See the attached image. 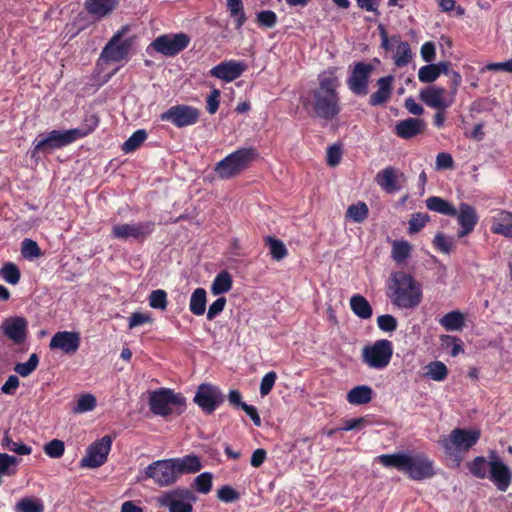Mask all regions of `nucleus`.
Wrapping results in <instances>:
<instances>
[{"instance_id":"f257e3e1","label":"nucleus","mask_w":512,"mask_h":512,"mask_svg":"<svg viewBox=\"0 0 512 512\" xmlns=\"http://www.w3.org/2000/svg\"><path fill=\"white\" fill-rule=\"evenodd\" d=\"M319 86L309 92L303 99L307 112L315 117L331 120L340 112L339 86L335 69L324 71L318 76Z\"/></svg>"},{"instance_id":"f03ea898","label":"nucleus","mask_w":512,"mask_h":512,"mask_svg":"<svg viewBox=\"0 0 512 512\" xmlns=\"http://www.w3.org/2000/svg\"><path fill=\"white\" fill-rule=\"evenodd\" d=\"M376 461L386 468H395L410 479L421 481L435 475L434 463L424 453L401 451L393 454H381Z\"/></svg>"},{"instance_id":"7ed1b4c3","label":"nucleus","mask_w":512,"mask_h":512,"mask_svg":"<svg viewBox=\"0 0 512 512\" xmlns=\"http://www.w3.org/2000/svg\"><path fill=\"white\" fill-rule=\"evenodd\" d=\"M467 467L476 478L489 479L499 491L506 492L512 482L511 468L495 451H491L488 458L475 457Z\"/></svg>"},{"instance_id":"20e7f679","label":"nucleus","mask_w":512,"mask_h":512,"mask_svg":"<svg viewBox=\"0 0 512 512\" xmlns=\"http://www.w3.org/2000/svg\"><path fill=\"white\" fill-rule=\"evenodd\" d=\"M387 289L392 303L399 308H414L422 300L421 285L404 272L393 273L388 279Z\"/></svg>"},{"instance_id":"39448f33","label":"nucleus","mask_w":512,"mask_h":512,"mask_svg":"<svg viewBox=\"0 0 512 512\" xmlns=\"http://www.w3.org/2000/svg\"><path fill=\"white\" fill-rule=\"evenodd\" d=\"M91 129L74 128L69 130H52L37 136L33 141L31 157H37L38 153L48 154L55 149L67 146L74 141L87 136Z\"/></svg>"},{"instance_id":"423d86ee","label":"nucleus","mask_w":512,"mask_h":512,"mask_svg":"<svg viewBox=\"0 0 512 512\" xmlns=\"http://www.w3.org/2000/svg\"><path fill=\"white\" fill-rule=\"evenodd\" d=\"M452 76L453 79L450 91L437 85H430L420 91V99L432 109L446 110L450 108L455 102L457 89L462 80L458 72H453Z\"/></svg>"},{"instance_id":"0eeeda50","label":"nucleus","mask_w":512,"mask_h":512,"mask_svg":"<svg viewBox=\"0 0 512 512\" xmlns=\"http://www.w3.org/2000/svg\"><path fill=\"white\" fill-rule=\"evenodd\" d=\"M480 435L481 432L477 428H455L449 435L442 436L439 442L448 455L460 457L478 442Z\"/></svg>"},{"instance_id":"6e6552de","label":"nucleus","mask_w":512,"mask_h":512,"mask_svg":"<svg viewBox=\"0 0 512 512\" xmlns=\"http://www.w3.org/2000/svg\"><path fill=\"white\" fill-rule=\"evenodd\" d=\"M149 405L151 411L160 416L180 415L186 408L185 399L181 394L165 388L150 394Z\"/></svg>"},{"instance_id":"1a4fd4ad","label":"nucleus","mask_w":512,"mask_h":512,"mask_svg":"<svg viewBox=\"0 0 512 512\" xmlns=\"http://www.w3.org/2000/svg\"><path fill=\"white\" fill-rule=\"evenodd\" d=\"M256 156L254 148L238 149L219 161L214 171L221 179L233 178L245 170Z\"/></svg>"},{"instance_id":"9d476101","label":"nucleus","mask_w":512,"mask_h":512,"mask_svg":"<svg viewBox=\"0 0 512 512\" xmlns=\"http://www.w3.org/2000/svg\"><path fill=\"white\" fill-rule=\"evenodd\" d=\"M393 351V344L390 340L379 339L363 346L361 360L368 368L381 371L389 366Z\"/></svg>"},{"instance_id":"9b49d317","label":"nucleus","mask_w":512,"mask_h":512,"mask_svg":"<svg viewBox=\"0 0 512 512\" xmlns=\"http://www.w3.org/2000/svg\"><path fill=\"white\" fill-rule=\"evenodd\" d=\"M194 501L195 497L190 490L180 488L164 491L156 498L157 504L169 512H192Z\"/></svg>"},{"instance_id":"f8f14e48","label":"nucleus","mask_w":512,"mask_h":512,"mask_svg":"<svg viewBox=\"0 0 512 512\" xmlns=\"http://www.w3.org/2000/svg\"><path fill=\"white\" fill-rule=\"evenodd\" d=\"M112 442L113 439L109 435L94 441L86 449V454L80 461V467L94 469L102 466L107 460Z\"/></svg>"},{"instance_id":"ddd939ff","label":"nucleus","mask_w":512,"mask_h":512,"mask_svg":"<svg viewBox=\"0 0 512 512\" xmlns=\"http://www.w3.org/2000/svg\"><path fill=\"white\" fill-rule=\"evenodd\" d=\"M144 473L145 478L152 479L160 487L170 486L179 479L171 458L154 461L145 468Z\"/></svg>"},{"instance_id":"4468645a","label":"nucleus","mask_w":512,"mask_h":512,"mask_svg":"<svg viewBox=\"0 0 512 512\" xmlns=\"http://www.w3.org/2000/svg\"><path fill=\"white\" fill-rule=\"evenodd\" d=\"M200 110L185 104L170 107L160 115L162 121L170 122L177 128L192 126L199 121Z\"/></svg>"},{"instance_id":"2eb2a0df","label":"nucleus","mask_w":512,"mask_h":512,"mask_svg":"<svg viewBox=\"0 0 512 512\" xmlns=\"http://www.w3.org/2000/svg\"><path fill=\"white\" fill-rule=\"evenodd\" d=\"M127 30V27H123L110 39L101 52V61L105 63H118L127 57L131 47V40L122 39Z\"/></svg>"},{"instance_id":"dca6fc26","label":"nucleus","mask_w":512,"mask_h":512,"mask_svg":"<svg viewBox=\"0 0 512 512\" xmlns=\"http://www.w3.org/2000/svg\"><path fill=\"white\" fill-rule=\"evenodd\" d=\"M189 42L190 38L185 33L165 34L157 37L151 47L165 56H174L183 51Z\"/></svg>"},{"instance_id":"f3484780","label":"nucleus","mask_w":512,"mask_h":512,"mask_svg":"<svg viewBox=\"0 0 512 512\" xmlns=\"http://www.w3.org/2000/svg\"><path fill=\"white\" fill-rule=\"evenodd\" d=\"M195 403L206 413H212L223 401L220 389L211 384H201L194 397Z\"/></svg>"},{"instance_id":"a211bd4d","label":"nucleus","mask_w":512,"mask_h":512,"mask_svg":"<svg viewBox=\"0 0 512 512\" xmlns=\"http://www.w3.org/2000/svg\"><path fill=\"white\" fill-rule=\"evenodd\" d=\"M374 67L370 63L358 62L355 64L350 77L348 87L356 95H366L368 92V81Z\"/></svg>"},{"instance_id":"6ab92c4d","label":"nucleus","mask_w":512,"mask_h":512,"mask_svg":"<svg viewBox=\"0 0 512 512\" xmlns=\"http://www.w3.org/2000/svg\"><path fill=\"white\" fill-rule=\"evenodd\" d=\"M0 330L14 344H22L27 337L28 322L20 316L8 317L2 321Z\"/></svg>"},{"instance_id":"aec40b11","label":"nucleus","mask_w":512,"mask_h":512,"mask_svg":"<svg viewBox=\"0 0 512 512\" xmlns=\"http://www.w3.org/2000/svg\"><path fill=\"white\" fill-rule=\"evenodd\" d=\"M80 334L76 331H59L56 332L49 343L51 350H59L64 354L72 355L80 347Z\"/></svg>"},{"instance_id":"412c9836","label":"nucleus","mask_w":512,"mask_h":512,"mask_svg":"<svg viewBox=\"0 0 512 512\" xmlns=\"http://www.w3.org/2000/svg\"><path fill=\"white\" fill-rule=\"evenodd\" d=\"M153 225L149 222L116 224L112 228L113 237L120 240L139 239L149 235Z\"/></svg>"},{"instance_id":"4be33fe9","label":"nucleus","mask_w":512,"mask_h":512,"mask_svg":"<svg viewBox=\"0 0 512 512\" xmlns=\"http://www.w3.org/2000/svg\"><path fill=\"white\" fill-rule=\"evenodd\" d=\"M247 69L244 61L228 60L214 66L210 71V76L225 82H232L239 78Z\"/></svg>"},{"instance_id":"5701e85b","label":"nucleus","mask_w":512,"mask_h":512,"mask_svg":"<svg viewBox=\"0 0 512 512\" xmlns=\"http://www.w3.org/2000/svg\"><path fill=\"white\" fill-rule=\"evenodd\" d=\"M404 175L393 167H387L376 174L375 181L388 194H394L401 189Z\"/></svg>"},{"instance_id":"b1692460","label":"nucleus","mask_w":512,"mask_h":512,"mask_svg":"<svg viewBox=\"0 0 512 512\" xmlns=\"http://www.w3.org/2000/svg\"><path fill=\"white\" fill-rule=\"evenodd\" d=\"M455 216L457 217L458 223L461 227V230L458 233L459 237H464L472 232L478 221L475 209L466 203H462L459 206Z\"/></svg>"},{"instance_id":"393cba45","label":"nucleus","mask_w":512,"mask_h":512,"mask_svg":"<svg viewBox=\"0 0 512 512\" xmlns=\"http://www.w3.org/2000/svg\"><path fill=\"white\" fill-rule=\"evenodd\" d=\"M490 221L493 233L512 238V212L497 210L491 215Z\"/></svg>"},{"instance_id":"a878e982","label":"nucleus","mask_w":512,"mask_h":512,"mask_svg":"<svg viewBox=\"0 0 512 512\" xmlns=\"http://www.w3.org/2000/svg\"><path fill=\"white\" fill-rule=\"evenodd\" d=\"M176 474L180 478L184 474H194L202 469V463L198 456L188 454L183 457L171 458Z\"/></svg>"},{"instance_id":"bb28decb","label":"nucleus","mask_w":512,"mask_h":512,"mask_svg":"<svg viewBox=\"0 0 512 512\" xmlns=\"http://www.w3.org/2000/svg\"><path fill=\"white\" fill-rule=\"evenodd\" d=\"M424 129V120L419 118H408L396 124L395 133L402 139H410L422 133Z\"/></svg>"},{"instance_id":"cd10ccee","label":"nucleus","mask_w":512,"mask_h":512,"mask_svg":"<svg viewBox=\"0 0 512 512\" xmlns=\"http://www.w3.org/2000/svg\"><path fill=\"white\" fill-rule=\"evenodd\" d=\"M394 51V63L398 67H404L412 60L413 54L408 42L402 41L399 36L391 37Z\"/></svg>"},{"instance_id":"c85d7f7f","label":"nucleus","mask_w":512,"mask_h":512,"mask_svg":"<svg viewBox=\"0 0 512 512\" xmlns=\"http://www.w3.org/2000/svg\"><path fill=\"white\" fill-rule=\"evenodd\" d=\"M393 80L394 77L391 75L378 79V89L370 97V104L372 106H378L388 101L391 96Z\"/></svg>"},{"instance_id":"c756f323","label":"nucleus","mask_w":512,"mask_h":512,"mask_svg":"<svg viewBox=\"0 0 512 512\" xmlns=\"http://www.w3.org/2000/svg\"><path fill=\"white\" fill-rule=\"evenodd\" d=\"M233 287L232 275L228 271L219 272L213 279L210 291L214 296H219L229 292Z\"/></svg>"},{"instance_id":"7c9ffc66","label":"nucleus","mask_w":512,"mask_h":512,"mask_svg":"<svg viewBox=\"0 0 512 512\" xmlns=\"http://www.w3.org/2000/svg\"><path fill=\"white\" fill-rule=\"evenodd\" d=\"M117 0H86L87 11L97 17L103 18L116 6Z\"/></svg>"},{"instance_id":"2f4dec72","label":"nucleus","mask_w":512,"mask_h":512,"mask_svg":"<svg viewBox=\"0 0 512 512\" xmlns=\"http://www.w3.org/2000/svg\"><path fill=\"white\" fill-rule=\"evenodd\" d=\"M373 390L367 385H358L347 393V401L352 405H363L371 401Z\"/></svg>"},{"instance_id":"473e14b6","label":"nucleus","mask_w":512,"mask_h":512,"mask_svg":"<svg viewBox=\"0 0 512 512\" xmlns=\"http://www.w3.org/2000/svg\"><path fill=\"white\" fill-rule=\"evenodd\" d=\"M426 207L430 211L446 216H455L457 214V209L450 202L437 196L427 198Z\"/></svg>"},{"instance_id":"72a5a7b5","label":"nucleus","mask_w":512,"mask_h":512,"mask_svg":"<svg viewBox=\"0 0 512 512\" xmlns=\"http://www.w3.org/2000/svg\"><path fill=\"white\" fill-rule=\"evenodd\" d=\"M350 308L360 319H369L373 310L368 300L362 295L356 294L350 298Z\"/></svg>"},{"instance_id":"f704fd0d","label":"nucleus","mask_w":512,"mask_h":512,"mask_svg":"<svg viewBox=\"0 0 512 512\" xmlns=\"http://www.w3.org/2000/svg\"><path fill=\"white\" fill-rule=\"evenodd\" d=\"M20 461L15 456L0 452V485L3 477H11L17 473Z\"/></svg>"},{"instance_id":"c9c22d12","label":"nucleus","mask_w":512,"mask_h":512,"mask_svg":"<svg viewBox=\"0 0 512 512\" xmlns=\"http://www.w3.org/2000/svg\"><path fill=\"white\" fill-rule=\"evenodd\" d=\"M207 292L204 288H196L190 297L189 310L196 316H201L206 311Z\"/></svg>"},{"instance_id":"e433bc0d","label":"nucleus","mask_w":512,"mask_h":512,"mask_svg":"<svg viewBox=\"0 0 512 512\" xmlns=\"http://www.w3.org/2000/svg\"><path fill=\"white\" fill-rule=\"evenodd\" d=\"M424 376L430 380L442 382L448 376V368L441 361H432L424 367Z\"/></svg>"},{"instance_id":"4c0bfd02","label":"nucleus","mask_w":512,"mask_h":512,"mask_svg":"<svg viewBox=\"0 0 512 512\" xmlns=\"http://www.w3.org/2000/svg\"><path fill=\"white\" fill-rule=\"evenodd\" d=\"M464 315L460 311H452L445 314L440 320V325L446 331H459L464 326Z\"/></svg>"},{"instance_id":"58836bf2","label":"nucleus","mask_w":512,"mask_h":512,"mask_svg":"<svg viewBox=\"0 0 512 512\" xmlns=\"http://www.w3.org/2000/svg\"><path fill=\"white\" fill-rule=\"evenodd\" d=\"M44 502L35 496L23 497L15 505V512H44Z\"/></svg>"},{"instance_id":"ea45409f","label":"nucleus","mask_w":512,"mask_h":512,"mask_svg":"<svg viewBox=\"0 0 512 512\" xmlns=\"http://www.w3.org/2000/svg\"><path fill=\"white\" fill-rule=\"evenodd\" d=\"M1 446L3 449L13 452L20 456L30 455L32 453L31 446L26 445L21 441H14L7 432L1 439Z\"/></svg>"},{"instance_id":"a19ab883","label":"nucleus","mask_w":512,"mask_h":512,"mask_svg":"<svg viewBox=\"0 0 512 512\" xmlns=\"http://www.w3.org/2000/svg\"><path fill=\"white\" fill-rule=\"evenodd\" d=\"M264 242L269 248L270 255L274 260L280 261L287 256V248L281 240L267 236L264 238Z\"/></svg>"},{"instance_id":"79ce46f5","label":"nucleus","mask_w":512,"mask_h":512,"mask_svg":"<svg viewBox=\"0 0 512 512\" xmlns=\"http://www.w3.org/2000/svg\"><path fill=\"white\" fill-rule=\"evenodd\" d=\"M412 247L405 240H396L392 243L391 257L397 263H403L411 254Z\"/></svg>"},{"instance_id":"37998d69","label":"nucleus","mask_w":512,"mask_h":512,"mask_svg":"<svg viewBox=\"0 0 512 512\" xmlns=\"http://www.w3.org/2000/svg\"><path fill=\"white\" fill-rule=\"evenodd\" d=\"M226 4L230 16L234 18L236 28L240 29L246 22L242 0H226Z\"/></svg>"},{"instance_id":"c03bdc74","label":"nucleus","mask_w":512,"mask_h":512,"mask_svg":"<svg viewBox=\"0 0 512 512\" xmlns=\"http://www.w3.org/2000/svg\"><path fill=\"white\" fill-rule=\"evenodd\" d=\"M147 139V132L143 129L135 131L122 145V150L125 153H131L138 149L141 144Z\"/></svg>"},{"instance_id":"a18cd8bd","label":"nucleus","mask_w":512,"mask_h":512,"mask_svg":"<svg viewBox=\"0 0 512 512\" xmlns=\"http://www.w3.org/2000/svg\"><path fill=\"white\" fill-rule=\"evenodd\" d=\"M0 277L5 282H7L11 285H16V284H18V282L20 280L21 274H20V270L14 263L8 262V263H5L0 268Z\"/></svg>"},{"instance_id":"49530a36","label":"nucleus","mask_w":512,"mask_h":512,"mask_svg":"<svg viewBox=\"0 0 512 512\" xmlns=\"http://www.w3.org/2000/svg\"><path fill=\"white\" fill-rule=\"evenodd\" d=\"M368 206L364 202H357L352 204L347 209V217L355 223L363 222L368 216Z\"/></svg>"},{"instance_id":"de8ad7c7","label":"nucleus","mask_w":512,"mask_h":512,"mask_svg":"<svg viewBox=\"0 0 512 512\" xmlns=\"http://www.w3.org/2000/svg\"><path fill=\"white\" fill-rule=\"evenodd\" d=\"M441 74L440 66L429 64L422 66L418 71V79L422 83H432L438 79Z\"/></svg>"},{"instance_id":"09e8293b","label":"nucleus","mask_w":512,"mask_h":512,"mask_svg":"<svg viewBox=\"0 0 512 512\" xmlns=\"http://www.w3.org/2000/svg\"><path fill=\"white\" fill-rule=\"evenodd\" d=\"M434 247L444 254H450L455 247V239L443 233H437L433 239Z\"/></svg>"},{"instance_id":"8fccbe9b","label":"nucleus","mask_w":512,"mask_h":512,"mask_svg":"<svg viewBox=\"0 0 512 512\" xmlns=\"http://www.w3.org/2000/svg\"><path fill=\"white\" fill-rule=\"evenodd\" d=\"M96 404H97V400L94 395H92L90 393L83 394L78 398L77 403H76L75 407L73 408V412L74 413L90 412V411L94 410V408L96 407Z\"/></svg>"},{"instance_id":"3c124183","label":"nucleus","mask_w":512,"mask_h":512,"mask_svg":"<svg viewBox=\"0 0 512 512\" xmlns=\"http://www.w3.org/2000/svg\"><path fill=\"white\" fill-rule=\"evenodd\" d=\"M39 364V357L36 353L30 355L29 359L24 363H18L14 367V371L21 377L29 376Z\"/></svg>"},{"instance_id":"603ef678","label":"nucleus","mask_w":512,"mask_h":512,"mask_svg":"<svg viewBox=\"0 0 512 512\" xmlns=\"http://www.w3.org/2000/svg\"><path fill=\"white\" fill-rule=\"evenodd\" d=\"M150 307L158 310H165L167 308V293L162 289L154 290L149 295Z\"/></svg>"},{"instance_id":"864d4df0","label":"nucleus","mask_w":512,"mask_h":512,"mask_svg":"<svg viewBox=\"0 0 512 512\" xmlns=\"http://www.w3.org/2000/svg\"><path fill=\"white\" fill-rule=\"evenodd\" d=\"M21 253L24 258L32 260L41 255L38 244L31 239H24L21 243Z\"/></svg>"},{"instance_id":"5fc2aeb1","label":"nucleus","mask_w":512,"mask_h":512,"mask_svg":"<svg viewBox=\"0 0 512 512\" xmlns=\"http://www.w3.org/2000/svg\"><path fill=\"white\" fill-rule=\"evenodd\" d=\"M43 450L45 454L50 458H60L64 454L65 446L63 441L54 439L46 443L43 447Z\"/></svg>"},{"instance_id":"6e6d98bb","label":"nucleus","mask_w":512,"mask_h":512,"mask_svg":"<svg viewBox=\"0 0 512 512\" xmlns=\"http://www.w3.org/2000/svg\"><path fill=\"white\" fill-rule=\"evenodd\" d=\"M194 485L199 492L207 494L212 488V474L209 472L199 474L194 480Z\"/></svg>"},{"instance_id":"4d7b16f0","label":"nucleus","mask_w":512,"mask_h":512,"mask_svg":"<svg viewBox=\"0 0 512 512\" xmlns=\"http://www.w3.org/2000/svg\"><path fill=\"white\" fill-rule=\"evenodd\" d=\"M377 325L384 332H394L397 329V320L394 316L385 314L377 318Z\"/></svg>"},{"instance_id":"13d9d810","label":"nucleus","mask_w":512,"mask_h":512,"mask_svg":"<svg viewBox=\"0 0 512 512\" xmlns=\"http://www.w3.org/2000/svg\"><path fill=\"white\" fill-rule=\"evenodd\" d=\"M221 92L217 88H213L206 98V109L209 114L213 115L217 112L220 105Z\"/></svg>"},{"instance_id":"bf43d9fd","label":"nucleus","mask_w":512,"mask_h":512,"mask_svg":"<svg viewBox=\"0 0 512 512\" xmlns=\"http://www.w3.org/2000/svg\"><path fill=\"white\" fill-rule=\"evenodd\" d=\"M429 221V216L427 214L416 213L413 214L409 221V232L411 234L420 231L426 223Z\"/></svg>"},{"instance_id":"052dcab7","label":"nucleus","mask_w":512,"mask_h":512,"mask_svg":"<svg viewBox=\"0 0 512 512\" xmlns=\"http://www.w3.org/2000/svg\"><path fill=\"white\" fill-rule=\"evenodd\" d=\"M276 379L277 375L273 371L264 375L260 384V394L262 397L267 396L271 392L273 386L275 385Z\"/></svg>"},{"instance_id":"680f3d73","label":"nucleus","mask_w":512,"mask_h":512,"mask_svg":"<svg viewBox=\"0 0 512 512\" xmlns=\"http://www.w3.org/2000/svg\"><path fill=\"white\" fill-rule=\"evenodd\" d=\"M226 298L218 297L208 308L207 319H215L225 308Z\"/></svg>"},{"instance_id":"e2e57ef3","label":"nucleus","mask_w":512,"mask_h":512,"mask_svg":"<svg viewBox=\"0 0 512 512\" xmlns=\"http://www.w3.org/2000/svg\"><path fill=\"white\" fill-rule=\"evenodd\" d=\"M257 20L260 25L271 28L276 24L277 16L273 11L266 10L257 14Z\"/></svg>"},{"instance_id":"0e129e2a","label":"nucleus","mask_w":512,"mask_h":512,"mask_svg":"<svg viewBox=\"0 0 512 512\" xmlns=\"http://www.w3.org/2000/svg\"><path fill=\"white\" fill-rule=\"evenodd\" d=\"M484 71H504L512 73V58L505 62L489 63L481 69V72Z\"/></svg>"},{"instance_id":"69168bd1","label":"nucleus","mask_w":512,"mask_h":512,"mask_svg":"<svg viewBox=\"0 0 512 512\" xmlns=\"http://www.w3.org/2000/svg\"><path fill=\"white\" fill-rule=\"evenodd\" d=\"M218 498L226 503L238 500L239 494L230 486H223L218 490Z\"/></svg>"},{"instance_id":"338daca9","label":"nucleus","mask_w":512,"mask_h":512,"mask_svg":"<svg viewBox=\"0 0 512 512\" xmlns=\"http://www.w3.org/2000/svg\"><path fill=\"white\" fill-rule=\"evenodd\" d=\"M150 321H151V317L149 316V314L135 312L130 316L128 326L130 329H133L135 327L144 325Z\"/></svg>"},{"instance_id":"774afa93","label":"nucleus","mask_w":512,"mask_h":512,"mask_svg":"<svg viewBox=\"0 0 512 512\" xmlns=\"http://www.w3.org/2000/svg\"><path fill=\"white\" fill-rule=\"evenodd\" d=\"M453 166V158L449 153L441 152L436 157V168L441 169H448L452 168Z\"/></svg>"}]
</instances>
